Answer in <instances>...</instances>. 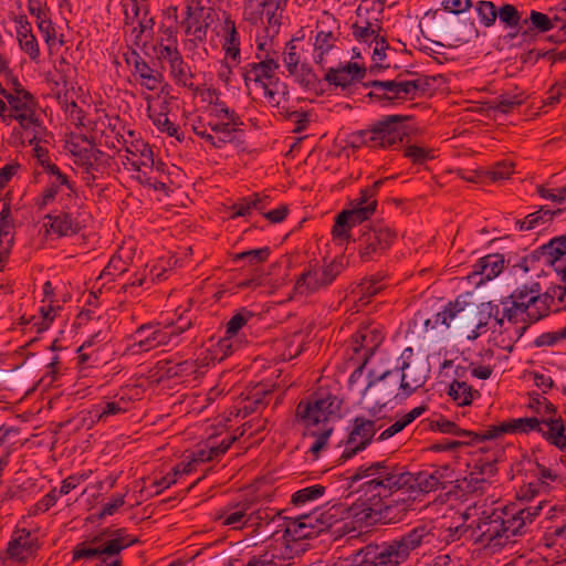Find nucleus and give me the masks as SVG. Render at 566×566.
Here are the masks:
<instances>
[{"label": "nucleus", "instance_id": "obj_38", "mask_svg": "<svg viewBox=\"0 0 566 566\" xmlns=\"http://www.w3.org/2000/svg\"><path fill=\"white\" fill-rule=\"evenodd\" d=\"M235 507V511H232L230 507L224 509L218 514L217 520L221 521L222 525H230L234 530L242 528L243 526L247 527V504H243L242 506L237 504Z\"/></svg>", "mask_w": 566, "mask_h": 566}, {"label": "nucleus", "instance_id": "obj_53", "mask_svg": "<svg viewBox=\"0 0 566 566\" xmlns=\"http://www.w3.org/2000/svg\"><path fill=\"white\" fill-rule=\"evenodd\" d=\"M130 11L128 8L124 11V23L125 25H133L136 21L143 17L145 10H149L146 0H129Z\"/></svg>", "mask_w": 566, "mask_h": 566}, {"label": "nucleus", "instance_id": "obj_26", "mask_svg": "<svg viewBox=\"0 0 566 566\" xmlns=\"http://www.w3.org/2000/svg\"><path fill=\"white\" fill-rule=\"evenodd\" d=\"M504 255L500 253L488 254L481 258L474 265L472 275H480L482 283L496 277L504 269Z\"/></svg>", "mask_w": 566, "mask_h": 566}, {"label": "nucleus", "instance_id": "obj_12", "mask_svg": "<svg viewBox=\"0 0 566 566\" xmlns=\"http://www.w3.org/2000/svg\"><path fill=\"white\" fill-rule=\"evenodd\" d=\"M1 95L7 99L9 108L15 115L22 129L28 130L32 127H39L41 122L36 116V101L31 93L21 95L11 94L9 91H1Z\"/></svg>", "mask_w": 566, "mask_h": 566}, {"label": "nucleus", "instance_id": "obj_29", "mask_svg": "<svg viewBox=\"0 0 566 566\" xmlns=\"http://www.w3.org/2000/svg\"><path fill=\"white\" fill-rule=\"evenodd\" d=\"M44 219L50 221V230L53 233H56L59 237L74 235L77 234L82 229V226L77 219L69 212L62 211L56 216L49 213L44 217Z\"/></svg>", "mask_w": 566, "mask_h": 566}, {"label": "nucleus", "instance_id": "obj_41", "mask_svg": "<svg viewBox=\"0 0 566 566\" xmlns=\"http://www.w3.org/2000/svg\"><path fill=\"white\" fill-rule=\"evenodd\" d=\"M137 27H134L132 33L135 35L134 44L139 46L140 44H145L143 42V38H151L154 32L155 20L149 14V10H145L143 17L137 21Z\"/></svg>", "mask_w": 566, "mask_h": 566}, {"label": "nucleus", "instance_id": "obj_45", "mask_svg": "<svg viewBox=\"0 0 566 566\" xmlns=\"http://www.w3.org/2000/svg\"><path fill=\"white\" fill-rule=\"evenodd\" d=\"M384 289V285L380 284V281L374 277L363 280L354 291L359 295V301L364 304L369 302V298L376 295Z\"/></svg>", "mask_w": 566, "mask_h": 566}, {"label": "nucleus", "instance_id": "obj_56", "mask_svg": "<svg viewBox=\"0 0 566 566\" xmlns=\"http://www.w3.org/2000/svg\"><path fill=\"white\" fill-rule=\"evenodd\" d=\"M528 408L537 415H541V418H547L557 415V408L546 398L539 396L531 400Z\"/></svg>", "mask_w": 566, "mask_h": 566}, {"label": "nucleus", "instance_id": "obj_16", "mask_svg": "<svg viewBox=\"0 0 566 566\" xmlns=\"http://www.w3.org/2000/svg\"><path fill=\"white\" fill-rule=\"evenodd\" d=\"M40 548L39 539L25 528L13 532L7 553L11 559L23 563L34 557Z\"/></svg>", "mask_w": 566, "mask_h": 566}, {"label": "nucleus", "instance_id": "obj_1", "mask_svg": "<svg viewBox=\"0 0 566 566\" xmlns=\"http://www.w3.org/2000/svg\"><path fill=\"white\" fill-rule=\"evenodd\" d=\"M432 538V530L421 524L390 541L365 545L353 555L349 566H400L411 553L430 544Z\"/></svg>", "mask_w": 566, "mask_h": 566}, {"label": "nucleus", "instance_id": "obj_28", "mask_svg": "<svg viewBox=\"0 0 566 566\" xmlns=\"http://www.w3.org/2000/svg\"><path fill=\"white\" fill-rule=\"evenodd\" d=\"M405 490L415 493L417 497L439 489L434 478L429 471L411 473L406 469Z\"/></svg>", "mask_w": 566, "mask_h": 566}, {"label": "nucleus", "instance_id": "obj_34", "mask_svg": "<svg viewBox=\"0 0 566 566\" xmlns=\"http://www.w3.org/2000/svg\"><path fill=\"white\" fill-rule=\"evenodd\" d=\"M429 427L431 430H438L442 433L452 434L460 438H469L472 439V441H484V439H482L483 432H474L461 429L455 422L443 417L439 418L438 420L430 421Z\"/></svg>", "mask_w": 566, "mask_h": 566}, {"label": "nucleus", "instance_id": "obj_18", "mask_svg": "<svg viewBox=\"0 0 566 566\" xmlns=\"http://www.w3.org/2000/svg\"><path fill=\"white\" fill-rule=\"evenodd\" d=\"M534 480L524 484L520 493L523 499L531 500L537 495H546L552 489V483L558 481V474L552 469L546 468L539 462H535V469L532 470Z\"/></svg>", "mask_w": 566, "mask_h": 566}, {"label": "nucleus", "instance_id": "obj_10", "mask_svg": "<svg viewBox=\"0 0 566 566\" xmlns=\"http://www.w3.org/2000/svg\"><path fill=\"white\" fill-rule=\"evenodd\" d=\"M378 428L374 420L361 416L355 417L352 420V428L345 443V449L338 459L339 463L346 462L358 452L365 450L371 443Z\"/></svg>", "mask_w": 566, "mask_h": 566}, {"label": "nucleus", "instance_id": "obj_39", "mask_svg": "<svg viewBox=\"0 0 566 566\" xmlns=\"http://www.w3.org/2000/svg\"><path fill=\"white\" fill-rule=\"evenodd\" d=\"M169 66L170 73L177 84L193 91V93L199 92V86H195L193 83L191 82L193 74L190 67L184 62L182 57L178 61L170 63Z\"/></svg>", "mask_w": 566, "mask_h": 566}, {"label": "nucleus", "instance_id": "obj_31", "mask_svg": "<svg viewBox=\"0 0 566 566\" xmlns=\"http://www.w3.org/2000/svg\"><path fill=\"white\" fill-rule=\"evenodd\" d=\"M195 94L202 96L203 101L208 102V104L212 106V116L217 118L224 117L227 119H233V116H238L233 109H230L227 104L220 99V92L218 90L199 87V92H195Z\"/></svg>", "mask_w": 566, "mask_h": 566}, {"label": "nucleus", "instance_id": "obj_59", "mask_svg": "<svg viewBox=\"0 0 566 566\" xmlns=\"http://www.w3.org/2000/svg\"><path fill=\"white\" fill-rule=\"evenodd\" d=\"M283 62L290 74L296 73V67L298 66L300 63V54L294 43V40H291L286 43V48L283 53Z\"/></svg>", "mask_w": 566, "mask_h": 566}, {"label": "nucleus", "instance_id": "obj_43", "mask_svg": "<svg viewBox=\"0 0 566 566\" xmlns=\"http://www.w3.org/2000/svg\"><path fill=\"white\" fill-rule=\"evenodd\" d=\"M524 99L525 98L523 94H501L493 101V105L491 106V108L503 114H509L515 107L522 105L524 103Z\"/></svg>", "mask_w": 566, "mask_h": 566}, {"label": "nucleus", "instance_id": "obj_14", "mask_svg": "<svg viewBox=\"0 0 566 566\" xmlns=\"http://www.w3.org/2000/svg\"><path fill=\"white\" fill-rule=\"evenodd\" d=\"M377 207V201H371L367 206H353L350 210H343L337 214L333 227V235L335 238H348V229L361 223L373 216Z\"/></svg>", "mask_w": 566, "mask_h": 566}, {"label": "nucleus", "instance_id": "obj_32", "mask_svg": "<svg viewBox=\"0 0 566 566\" xmlns=\"http://www.w3.org/2000/svg\"><path fill=\"white\" fill-rule=\"evenodd\" d=\"M241 125H243V122L239 115L227 122L208 124L216 138H220V148L235 140V134L240 132L239 126Z\"/></svg>", "mask_w": 566, "mask_h": 566}, {"label": "nucleus", "instance_id": "obj_27", "mask_svg": "<svg viewBox=\"0 0 566 566\" xmlns=\"http://www.w3.org/2000/svg\"><path fill=\"white\" fill-rule=\"evenodd\" d=\"M400 369L402 370L400 388L402 389L405 397H409L418 388L424 385L427 376L423 373V367L418 364L410 365L409 363L403 361Z\"/></svg>", "mask_w": 566, "mask_h": 566}, {"label": "nucleus", "instance_id": "obj_63", "mask_svg": "<svg viewBox=\"0 0 566 566\" xmlns=\"http://www.w3.org/2000/svg\"><path fill=\"white\" fill-rule=\"evenodd\" d=\"M530 21L539 32H547L554 28L553 21L545 13L531 11Z\"/></svg>", "mask_w": 566, "mask_h": 566}, {"label": "nucleus", "instance_id": "obj_55", "mask_svg": "<svg viewBox=\"0 0 566 566\" xmlns=\"http://www.w3.org/2000/svg\"><path fill=\"white\" fill-rule=\"evenodd\" d=\"M380 518L388 524H396L406 518L409 512H400V506L388 502L379 511Z\"/></svg>", "mask_w": 566, "mask_h": 566}, {"label": "nucleus", "instance_id": "obj_7", "mask_svg": "<svg viewBox=\"0 0 566 566\" xmlns=\"http://www.w3.org/2000/svg\"><path fill=\"white\" fill-rule=\"evenodd\" d=\"M409 116L388 115L384 119L378 120L369 129L360 130L353 135L354 145H366L369 147L387 148L395 146L408 136L403 122Z\"/></svg>", "mask_w": 566, "mask_h": 566}, {"label": "nucleus", "instance_id": "obj_58", "mask_svg": "<svg viewBox=\"0 0 566 566\" xmlns=\"http://www.w3.org/2000/svg\"><path fill=\"white\" fill-rule=\"evenodd\" d=\"M497 17L501 22L505 23L507 27L514 28L517 27L521 20V14L518 10L510 3L503 4L497 10Z\"/></svg>", "mask_w": 566, "mask_h": 566}, {"label": "nucleus", "instance_id": "obj_23", "mask_svg": "<svg viewBox=\"0 0 566 566\" xmlns=\"http://www.w3.org/2000/svg\"><path fill=\"white\" fill-rule=\"evenodd\" d=\"M566 255V237H558L552 239L548 243L543 244L536 251L531 254V259L533 261L541 260L553 266L556 271V268H563L559 262Z\"/></svg>", "mask_w": 566, "mask_h": 566}, {"label": "nucleus", "instance_id": "obj_49", "mask_svg": "<svg viewBox=\"0 0 566 566\" xmlns=\"http://www.w3.org/2000/svg\"><path fill=\"white\" fill-rule=\"evenodd\" d=\"M253 317V313L247 308L238 311L227 323V335L234 336Z\"/></svg>", "mask_w": 566, "mask_h": 566}, {"label": "nucleus", "instance_id": "obj_61", "mask_svg": "<svg viewBox=\"0 0 566 566\" xmlns=\"http://www.w3.org/2000/svg\"><path fill=\"white\" fill-rule=\"evenodd\" d=\"M197 371V361L195 360H184L174 366H170L167 373L171 377H185L190 376Z\"/></svg>", "mask_w": 566, "mask_h": 566}, {"label": "nucleus", "instance_id": "obj_13", "mask_svg": "<svg viewBox=\"0 0 566 566\" xmlns=\"http://www.w3.org/2000/svg\"><path fill=\"white\" fill-rule=\"evenodd\" d=\"M396 238V232L382 223L375 224L367 231H364L358 238L360 245V258L365 261L370 260L373 254L380 253L388 249Z\"/></svg>", "mask_w": 566, "mask_h": 566}, {"label": "nucleus", "instance_id": "obj_30", "mask_svg": "<svg viewBox=\"0 0 566 566\" xmlns=\"http://www.w3.org/2000/svg\"><path fill=\"white\" fill-rule=\"evenodd\" d=\"M195 7L188 6L186 10V19L181 22L185 33L191 36L190 41L195 44L203 43L207 39L208 29L203 28V22L198 17Z\"/></svg>", "mask_w": 566, "mask_h": 566}, {"label": "nucleus", "instance_id": "obj_22", "mask_svg": "<svg viewBox=\"0 0 566 566\" xmlns=\"http://www.w3.org/2000/svg\"><path fill=\"white\" fill-rule=\"evenodd\" d=\"M17 24V39L20 49L29 55L32 61H36L40 56V48L35 35L32 32V25L27 15L19 14L13 18Z\"/></svg>", "mask_w": 566, "mask_h": 566}, {"label": "nucleus", "instance_id": "obj_24", "mask_svg": "<svg viewBox=\"0 0 566 566\" xmlns=\"http://www.w3.org/2000/svg\"><path fill=\"white\" fill-rule=\"evenodd\" d=\"M382 339L384 335L377 328L361 327L353 336V349L355 353L364 350L365 363H367Z\"/></svg>", "mask_w": 566, "mask_h": 566}, {"label": "nucleus", "instance_id": "obj_42", "mask_svg": "<svg viewBox=\"0 0 566 566\" xmlns=\"http://www.w3.org/2000/svg\"><path fill=\"white\" fill-rule=\"evenodd\" d=\"M545 424L547 426V430H544L542 428V431H538V433L542 434V437L549 443L553 440H555L557 437L560 436L562 432H565L566 426L564 423V420L560 416H553L547 418H541V426Z\"/></svg>", "mask_w": 566, "mask_h": 566}, {"label": "nucleus", "instance_id": "obj_33", "mask_svg": "<svg viewBox=\"0 0 566 566\" xmlns=\"http://www.w3.org/2000/svg\"><path fill=\"white\" fill-rule=\"evenodd\" d=\"M280 513L273 509H258L250 514H248L245 523L247 527L252 528V533L255 536L261 528L265 526L269 527L271 524H274L276 521H279Z\"/></svg>", "mask_w": 566, "mask_h": 566}, {"label": "nucleus", "instance_id": "obj_35", "mask_svg": "<svg viewBox=\"0 0 566 566\" xmlns=\"http://www.w3.org/2000/svg\"><path fill=\"white\" fill-rule=\"evenodd\" d=\"M352 31L354 38L359 42L367 43L378 41L381 38L379 35L381 23L377 19L374 22L368 19H360L353 23Z\"/></svg>", "mask_w": 566, "mask_h": 566}, {"label": "nucleus", "instance_id": "obj_62", "mask_svg": "<svg viewBox=\"0 0 566 566\" xmlns=\"http://www.w3.org/2000/svg\"><path fill=\"white\" fill-rule=\"evenodd\" d=\"M336 38L334 36L332 31L325 32L319 31L315 36V51H321L322 53H327L333 46Z\"/></svg>", "mask_w": 566, "mask_h": 566}, {"label": "nucleus", "instance_id": "obj_50", "mask_svg": "<svg viewBox=\"0 0 566 566\" xmlns=\"http://www.w3.org/2000/svg\"><path fill=\"white\" fill-rule=\"evenodd\" d=\"M475 10L483 25L489 28L494 24L497 17V10L493 2L479 1L476 2Z\"/></svg>", "mask_w": 566, "mask_h": 566}, {"label": "nucleus", "instance_id": "obj_60", "mask_svg": "<svg viewBox=\"0 0 566 566\" xmlns=\"http://www.w3.org/2000/svg\"><path fill=\"white\" fill-rule=\"evenodd\" d=\"M153 123L159 130L167 133L171 137H176L179 142L184 139V136L178 134L179 127L171 123L166 114H158L153 118Z\"/></svg>", "mask_w": 566, "mask_h": 566}, {"label": "nucleus", "instance_id": "obj_57", "mask_svg": "<svg viewBox=\"0 0 566 566\" xmlns=\"http://www.w3.org/2000/svg\"><path fill=\"white\" fill-rule=\"evenodd\" d=\"M486 483L485 478L476 473V471L470 472L469 476H465L461 484H458L457 488H460L462 491L467 493H474L479 491H483V485Z\"/></svg>", "mask_w": 566, "mask_h": 566}, {"label": "nucleus", "instance_id": "obj_54", "mask_svg": "<svg viewBox=\"0 0 566 566\" xmlns=\"http://www.w3.org/2000/svg\"><path fill=\"white\" fill-rule=\"evenodd\" d=\"M405 157L411 159L413 164L421 165L427 160L434 158L433 150L430 148L420 147L417 145H410L405 149Z\"/></svg>", "mask_w": 566, "mask_h": 566}, {"label": "nucleus", "instance_id": "obj_40", "mask_svg": "<svg viewBox=\"0 0 566 566\" xmlns=\"http://www.w3.org/2000/svg\"><path fill=\"white\" fill-rule=\"evenodd\" d=\"M501 513L503 514L504 539H506V543H509L512 537L523 535L526 532V525L523 517H520L518 512L509 513L507 511H503Z\"/></svg>", "mask_w": 566, "mask_h": 566}, {"label": "nucleus", "instance_id": "obj_5", "mask_svg": "<svg viewBox=\"0 0 566 566\" xmlns=\"http://www.w3.org/2000/svg\"><path fill=\"white\" fill-rule=\"evenodd\" d=\"M538 297V282L523 284L512 291L509 296L500 300V305L505 306V316L511 324L527 322L535 324L544 316L541 312V301Z\"/></svg>", "mask_w": 566, "mask_h": 566}, {"label": "nucleus", "instance_id": "obj_51", "mask_svg": "<svg viewBox=\"0 0 566 566\" xmlns=\"http://www.w3.org/2000/svg\"><path fill=\"white\" fill-rule=\"evenodd\" d=\"M292 75L295 76V80L300 85L307 90L315 88L318 83L317 75L307 64H302L300 67L297 66L296 73Z\"/></svg>", "mask_w": 566, "mask_h": 566}, {"label": "nucleus", "instance_id": "obj_11", "mask_svg": "<svg viewBox=\"0 0 566 566\" xmlns=\"http://www.w3.org/2000/svg\"><path fill=\"white\" fill-rule=\"evenodd\" d=\"M125 530L118 528L113 533L114 538L99 547H88L85 542L77 544L73 549V560L94 558L101 555H118L123 549L138 543L137 537L124 535Z\"/></svg>", "mask_w": 566, "mask_h": 566}, {"label": "nucleus", "instance_id": "obj_21", "mask_svg": "<svg viewBox=\"0 0 566 566\" xmlns=\"http://www.w3.org/2000/svg\"><path fill=\"white\" fill-rule=\"evenodd\" d=\"M366 72V67L360 66L358 63L348 62L345 66L328 69L324 78L329 84L346 88L350 86L354 81L363 80Z\"/></svg>", "mask_w": 566, "mask_h": 566}, {"label": "nucleus", "instance_id": "obj_8", "mask_svg": "<svg viewBox=\"0 0 566 566\" xmlns=\"http://www.w3.org/2000/svg\"><path fill=\"white\" fill-rule=\"evenodd\" d=\"M363 85L364 87L371 88L366 97L371 102L379 103L382 107L396 105L398 102L413 99L417 92L423 90V84L420 80H373L364 82Z\"/></svg>", "mask_w": 566, "mask_h": 566}, {"label": "nucleus", "instance_id": "obj_47", "mask_svg": "<svg viewBox=\"0 0 566 566\" xmlns=\"http://www.w3.org/2000/svg\"><path fill=\"white\" fill-rule=\"evenodd\" d=\"M325 492V488L321 484L311 485L296 491L292 495V503L294 505H302L308 501L321 497Z\"/></svg>", "mask_w": 566, "mask_h": 566}, {"label": "nucleus", "instance_id": "obj_36", "mask_svg": "<svg viewBox=\"0 0 566 566\" xmlns=\"http://www.w3.org/2000/svg\"><path fill=\"white\" fill-rule=\"evenodd\" d=\"M223 30L226 32L223 50L226 55L234 62L240 61V38L237 31L235 22L228 15L223 21Z\"/></svg>", "mask_w": 566, "mask_h": 566}, {"label": "nucleus", "instance_id": "obj_19", "mask_svg": "<svg viewBox=\"0 0 566 566\" xmlns=\"http://www.w3.org/2000/svg\"><path fill=\"white\" fill-rule=\"evenodd\" d=\"M259 62L249 63L243 70V80L245 85L249 82L262 84L265 80H271L273 73L280 69L279 56L275 51L266 52L264 57L256 55Z\"/></svg>", "mask_w": 566, "mask_h": 566}, {"label": "nucleus", "instance_id": "obj_48", "mask_svg": "<svg viewBox=\"0 0 566 566\" xmlns=\"http://www.w3.org/2000/svg\"><path fill=\"white\" fill-rule=\"evenodd\" d=\"M431 473L441 490L447 489L448 485L453 482H460V480L455 479L454 470L449 464L437 467L431 471Z\"/></svg>", "mask_w": 566, "mask_h": 566}, {"label": "nucleus", "instance_id": "obj_20", "mask_svg": "<svg viewBox=\"0 0 566 566\" xmlns=\"http://www.w3.org/2000/svg\"><path fill=\"white\" fill-rule=\"evenodd\" d=\"M123 145L126 153L124 163L129 164L135 171H143L144 168H151L154 166V153L147 143L140 139L128 143L123 138Z\"/></svg>", "mask_w": 566, "mask_h": 566}, {"label": "nucleus", "instance_id": "obj_64", "mask_svg": "<svg viewBox=\"0 0 566 566\" xmlns=\"http://www.w3.org/2000/svg\"><path fill=\"white\" fill-rule=\"evenodd\" d=\"M59 496H61L57 490L54 488L49 493H46L35 505L33 513H44L49 511L57 501Z\"/></svg>", "mask_w": 566, "mask_h": 566}, {"label": "nucleus", "instance_id": "obj_52", "mask_svg": "<svg viewBox=\"0 0 566 566\" xmlns=\"http://www.w3.org/2000/svg\"><path fill=\"white\" fill-rule=\"evenodd\" d=\"M389 502L400 506V512H411L415 511L416 500L418 499L415 493H411L409 490H400L395 493L394 496H388Z\"/></svg>", "mask_w": 566, "mask_h": 566}, {"label": "nucleus", "instance_id": "obj_4", "mask_svg": "<svg viewBox=\"0 0 566 566\" xmlns=\"http://www.w3.org/2000/svg\"><path fill=\"white\" fill-rule=\"evenodd\" d=\"M343 400L331 392H315L311 398L301 400L295 410L296 419L305 430L333 427L332 419L340 418Z\"/></svg>", "mask_w": 566, "mask_h": 566}, {"label": "nucleus", "instance_id": "obj_17", "mask_svg": "<svg viewBox=\"0 0 566 566\" xmlns=\"http://www.w3.org/2000/svg\"><path fill=\"white\" fill-rule=\"evenodd\" d=\"M531 431H542L541 418H512L499 424L490 426L489 429L483 432L482 439L485 441L496 439L505 433H528Z\"/></svg>", "mask_w": 566, "mask_h": 566}, {"label": "nucleus", "instance_id": "obj_9", "mask_svg": "<svg viewBox=\"0 0 566 566\" xmlns=\"http://www.w3.org/2000/svg\"><path fill=\"white\" fill-rule=\"evenodd\" d=\"M344 266L342 261L333 260L325 266H311L303 272L295 283V291L298 294L307 295L327 287L342 273Z\"/></svg>", "mask_w": 566, "mask_h": 566}, {"label": "nucleus", "instance_id": "obj_2", "mask_svg": "<svg viewBox=\"0 0 566 566\" xmlns=\"http://www.w3.org/2000/svg\"><path fill=\"white\" fill-rule=\"evenodd\" d=\"M406 468L392 461L382 460L359 465L348 478L349 486L359 481V491L371 493L380 499L394 496L400 490H405Z\"/></svg>", "mask_w": 566, "mask_h": 566}, {"label": "nucleus", "instance_id": "obj_37", "mask_svg": "<svg viewBox=\"0 0 566 566\" xmlns=\"http://www.w3.org/2000/svg\"><path fill=\"white\" fill-rule=\"evenodd\" d=\"M448 395L459 405L469 406L472 403L474 396H479L478 390H473L472 386L465 381L454 380L449 388Z\"/></svg>", "mask_w": 566, "mask_h": 566}, {"label": "nucleus", "instance_id": "obj_44", "mask_svg": "<svg viewBox=\"0 0 566 566\" xmlns=\"http://www.w3.org/2000/svg\"><path fill=\"white\" fill-rule=\"evenodd\" d=\"M270 253H271L270 248L264 247V248H260V249H253V250H248V251H243L240 253H235V254H233L232 260L234 262L247 261L250 265H258L260 263L265 262L269 259Z\"/></svg>", "mask_w": 566, "mask_h": 566}, {"label": "nucleus", "instance_id": "obj_46", "mask_svg": "<svg viewBox=\"0 0 566 566\" xmlns=\"http://www.w3.org/2000/svg\"><path fill=\"white\" fill-rule=\"evenodd\" d=\"M334 431V427H328L326 429H317V430H306L305 434L315 438L314 443L310 448V452L314 455L315 459L318 458L319 452L326 447L327 441L331 434Z\"/></svg>", "mask_w": 566, "mask_h": 566}, {"label": "nucleus", "instance_id": "obj_6", "mask_svg": "<svg viewBox=\"0 0 566 566\" xmlns=\"http://www.w3.org/2000/svg\"><path fill=\"white\" fill-rule=\"evenodd\" d=\"M352 516L350 509L344 503H336L322 512H314L289 524L285 533L294 539L312 537L327 531Z\"/></svg>", "mask_w": 566, "mask_h": 566}, {"label": "nucleus", "instance_id": "obj_25", "mask_svg": "<svg viewBox=\"0 0 566 566\" xmlns=\"http://www.w3.org/2000/svg\"><path fill=\"white\" fill-rule=\"evenodd\" d=\"M132 338L134 340V347L137 346L139 350L147 352L158 347L161 344H165L167 340V335L156 326L151 324H145L139 326L134 332Z\"/></svg>", "mask_w": 566, "mask_h": 566}, {"label": "nucleus", "instance_id": "obj_15", "mask_svg": "<svg viewBox=\"0 0 566 566\" xmlns=\"http://www.w3.org/2000/svg\"><path fill=\"white\" fill-rule=\"evenodd\" d=\"M503 514L500 512H492L491 514L479 518L476 530L480 532L478 542L484 545L504 546L506 539H504L503 528Z\"/></svg>", "mask_w": 566, "mask_h": 566}, {"label": "nucleus", "instance_id": "obj_3", "mask_svg": "<svg viewBox=\"0 0 566 566\" xmlns=\"http://www.w3.org/2000/svg\"><path fill=\"white\" fill-rule=\"evenodd\" d=\"M491 310V306H486V302L475 305L461 303L457 298L436 315V322L453 328L455 333L473 342L486 332Z\"/></svg>", "mask_w": 566, "mask_h": 566}]
</instances>
